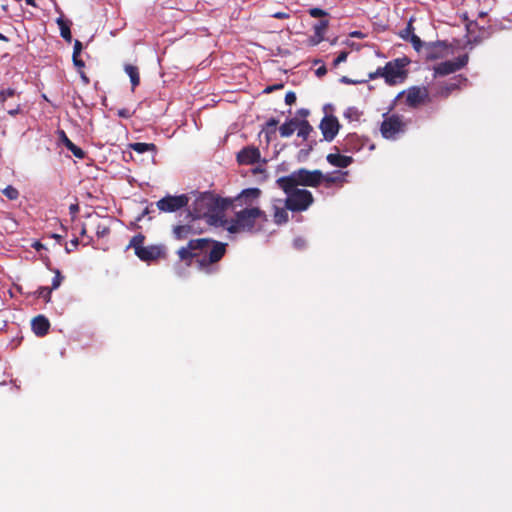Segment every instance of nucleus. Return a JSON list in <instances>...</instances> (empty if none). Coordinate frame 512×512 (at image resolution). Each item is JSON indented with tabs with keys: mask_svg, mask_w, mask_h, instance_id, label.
I'll return each instance as SVG.
<instances>
[{
	"mask_svg": "<svg viewBox=\"0 0 512 512\" xmlns=\"http://www.w3.org/2000/svg\"><path fill=\"white\" fill-rule=\"evenodd\" d=\"M164 253L161 246L151 245L146 246L136 253V256L145 262L154 261L162 256Z\"/></svg>",
	"mask_w": 512,
	"mask_h": 512,
	"instance_id": "18",
	"label": "nucleus"
},
{
	"mask_svg": "<svg viewBox=\"0 0 512 512\" xmlns=\"http://www.w3.org/2000/svg\"><path fill=\"white\" fill-rule=\"evenodd\" d=\"M326 160L329 164L339 167V168H346L348 167L352 162L353 158L350 156L340 155L338 153L336 154H328L326 157Z\"/></svg>",
	"mask_w": 512,
	"mask_h": 512,
	"instance_id": "20",
	"label": "nucleus"
},
{
	"mask_svg": "<svg viewBox=\"0 0 512 512\" xmlns=\"http://www.w3.org/2000/svg\"><path fill=\"white\" fill-rule=\"evenodd\" d=\"M260 151L255 146H247L240 150L237 154V161L241 165H252L259 161Z\"/></svg>",
	"mask_w": 512,
	"mask_h": 512,
	"instance_id": "16",
	"label": "nucleus"
},
{
	"mask_svg": "<svg viewBox=\"0 0 512 512\" xmlns=\"http://www.w3.org/2000/svg\"><path fill=\"white\" fill-rule=\"evenodd\" d=\"M60 35L67 42H71L72 41V35H71V30H70L69 24H67L64 27L60 28Z\"/></svg>",
	"mask_w": 512,
	"mask_h": 512,
	"instance_id": "41",
	"label": "nucleus"
},
{
	"mask_svg": "<svg viewBox=\"0 0 512 512\" xmlns=\"http://www.w3.org/2000/svg\"><path fill=\"white\" fill-rule=\"evenodd\" d=\"M231 205L230 198L216 197L211 193H203L195 199L190 212L204 218L208 224H216L226 209Z\"/></svg>",
	"mask_w": 512,
	"mask_h": 512,
	"instance_id": "2",
	"label": "nucleus"
},
{
	"mask_svg": "<svg viewBox=\"0 0 512 512\" xmlns=\"http://www.w3.org/2000/svg\"><path fill=\"white\" fill-rule=\"evenodd\" d=\"M317 142L316 140H310V141H307V144L305 145L304 148H302L298 154H297V159L299 162H302V161H305L309 154L311 153V151L314 149V147L316 146Z\"/></svg>",
	"mask_w": 512,
	"mask_h": 512,
	"instance_id": "29",
	"label": "nucleus"
},
{
	"mask_svg": "<svg viewBox=\"0 0 512 512\" xmlns=\"http://www.w3.org/2000/svg\"><path fill=\"white\" fill-rule=\"evenodd\" d=\"M414 27H413V18H411L409 20V22L407 23V26L404 30H402L399 35L402 39L404 40H408L410 38V36L414 35Z\"/></svg>",
	"mask_w": 512,
	"mask_h": 512,
	"instance_id": "32",
	"label": "nucleus"
},
{
	"mask_svg": "<svg viewBox=\"0 0 512 512\" xmlns=\"http://www.w3.org/2000/svg\"><path fill=\"white\" fill-rule=\"evenodd\" d=\"M327 72L326 68L324 66L322 67H319L317 70H316V75L317 76H323L325 75Z\"/></svg>",
	"mask_w": 512,
	"mask_h": 512,
	"instance_id": "57",
	"label": "nucleus"
},
{
	"mask_svg": "<svg viewBox=\"0 0 512 512\" xmlns=\"http://www.w3.org/2000/svg\"><path fill=\"white\" fill-rule=\"evenodd\" d=\"M144 240H145V236L141 233L135 235L134 237H132V239L130 240V243L128 245V248H133L134 251H135V254L141 250L142 248H144L145 246H143V243H144Z\"/></svg>",
	"mask_w": 512,
	"mask_h": 512,
	"instance_id": "31",
	"label": "nucleus"
},
{
	"mask_svg": "<svg viewBox=\"0 0 512 512\" xmlns=\"http://www.w3.org/2000/svg\"><path fill=\"white\" fill-rule=\"evenodd\" d=\"M367 140L361 138L355 133L348 134L343 140V150L345 152L355 153L364 148Z\"/></svg>",
	"mask_w": 512,
	"mask_h": 512,
	"instance_id": "17",
	"label": "nucleus"
},
{
	"mask_svg": "<svg viewBox=\"0 0 512 512\" xmlns=\"http://www.w3.org/2000/svg\"><path fill=\"white\" fill-rule=\"evenodd\" d=\"M296 129H298V137H301L304 141H309L308 138L311 132H313V127L307 120H298V126Z\"/></svg>",
	"mask_w": 512,
	"mask_h": 512,
	"instance_id": "25",
	"label": "nucleus"
},
{
	"mask_svg": "<svg viewBox=\"0 0 512 512\" xmlns=\"http://www.w3.org/2000/svg\"><path fill=\"white\" fill-rule=\"evenodd\" d=\"M189 198L186 194L167 195L156 202L157 208L162 212H176L187 206Z\"/></svg>",
	"mask_w": 512,
	"mask_h": 512,
	"instance_id": "11",
	"label": "nucleus"
},
{
	"mask_svg": "<svg viewBox=\"0 0 512 512\" xmlns=\"http://www.w3.org/2000/svg\"><path fill=\"white\" fill-rule=\"evenodd\" d=\"M70 244L71 246L73 247V249H75L78 245H79V240L78 238H73L71 241H70Z\"/></svg>",
	"mask_w": 512,
	"mask_h": 512,
	"instance_id": "62",
	"label": "nucleus"
},
{
	"mask_svg": "<svg viewBox=\"0 0 512 512\" xmlns=\"http://www.w3.org/2000/svg\"><path fill=\"white\" fill-rule=\"evenodd\" d=\"M298 126V119L291 118L285 121L279 128L281 137H290Z\"/></svg>",
	"mask_w": 512,
	"mask_h": 512,
	"instance_id": "23",
	"label": "nucleus"
},
{
	"mask_svg": "<svg viewBox=\"0 0 512 512\" xmlns=\"http://www.w3.org/2000/svg\"><path fill=\"white\" fill-rule=\"evenodd\" d=\"M56 22H57V24H58V26H59V29H60L61 27H64L65 25H67V24H68V23H67L65 20H63V18H61V17H60V18H58Z\"/></svg>",
	"mask_w": 512,
	"mask_h": 512,
	"instance_id": "61",
	"label": "nucleus"
},
{
	"mask_svg": "<svg viewBox=\"0 0 512 512\" xmlns=\"http://www.w3.org/2000/svg\"><path fill=\"white\" fill-rule=\"evenodd\" d=\"M284 193L286 194V209L292 212L306 211L314 202L312 193L306 189L295 187L287 189Z\"/></svg>",
	"mask_w": 512,
	"mask_h": 512,
	"instance_id": "6",
	"label": "nucleus"
},
{
	"mask_svg": "<svg viewBox=\"0 0 512 512\" xmlns=\"http://www.w3.org/2000/svg\"><path fill=\"white\" fill-rule=\"evenodd\" d=\"M308 13L313 18H321L328 15V13L325 10L318 7L310 8Z\"/></svg>",
	"mask_w": 512,
	"mask_h": 512,
	"instance_id": "39",
	"label": "nucleus"
},
{
	"mask_svg": "<svg viewBox=\"0 0 512 512\" xmlns=\"http://www.w3.org/2000/svg\"><path fill=\"white\" fill-rule=\"evenodd\" d=\"M79 73H80V77H81L82 81L84 82V84H88L89 78L87 77V75L83 71H80Z\"/></svg>",
	"mask_w": 512,
	"mask_h": 512,
	"instance_id": "60",
	"label": "nucleus"
},
{
	"mask_svg": "<svg viewBox=\"0 0 512 512\" xmlns=\"http://www.w3.org/2000/svg\"><path fill=\"white\" fill-rule=\"evenodd\" d=\"M267 221V214L259 207H245L235 212L227 226V231L254 234L261 231Z\"/></svg>",
	"mask_w": 512,
	"mask_h": 512,
	"instance_id": "1",
	"label": "nucleus"
},
{
	"mask_svg": "<svg viewBox=\"0 0 512 512\" xmlns=\"http://www.w3.org/2000/svg\"><path fill=\"white\" fill-rule=\"evenodd\" d=\"M129 147H130V149H132L133 151H135L139 154H143V153H146L149 151H151V152L157 151V147L153 143L135 142V143L129 144Z\"/></svg>",
	"mask_w": 512,
	"mask_h": 512,
	"instance_id": "26",
	"label": "nucleus"
},
{
	"mask_svg": "<svg viewBox=\"0 0 512 512\" xmlns=\"http://www.w3.org/2000/svg\"><path fill=\"white\" fill-rule=\"evenodd\" d=\"M325 39V37L321 34H316L314 33L311 37H310V43L312 45H318L319 43H321L323 40Z\"/></svg>",
	"mask_w": 512,
	"mask_h": 512,
	"instance_id": "46",
	"label": "nucleus"
},
{
	"mask_svg": "<svg viewBox=\"0 0 512 512\" xmlns=\"http://www.w3.org/2000/svg\"><path fill=\"white\" fill-rule=\"evenodd\" d=\"M349 55V52L348 51H341L339 53V55L334 59L333 61V65L336 67L338 66L340 63H343L347 60V57Z\"/></svg>",
	"mask_w": 512,
	"mask_h": 512,
	"instance_id": "42",
	"label": "nucleus"
},
{
	"mask_svg": "<svg viewBox=\"0 0 512 512\" xmlns=\"http://www.w3.org/2000/svg\"><path fill=\"white\" fill-rule=\"evenodd\" d=\"M226 251L227 243L208 238V243L199 250V257L196 260L198 269L207 275L216 274L220 269L218 263Z\"/></svg>",
	"mask_w": 512,
	"mask_h": 512,
	"instance_id": "3",
	"label": "nucleus"
},
{
	"mask_svg": "<svg viewBox=\"0 0 512 512\" xmlns=\"http://www.w3.org/2000/svg\"><path fill=\"white\" fill-rule=\"evenodd\" d=\"M436 46H445V44L441 41L430 42V43L425 44V47L427 50V53H426L427 59H435L436 58V55H434L432 52L433 48Z\"/></svg>",
	"mask_w": 512,
	"mask_h": 512,
	"instance_id": "35",
	"label": "nucleus"
},
{
	"mask_svg": "<svg viewBox=\"0 0 512 512\" xmlns=\"http://www.w3.org/2000/svg\"><path fill=\"white\" fill-rule=\"evenodd\" d=\"M273 210V220L276 224L281 225L288 221V209H286V204L283 207L274 204Z\"/></svg>",
	"mask_w": 512,
	"mask_h": 512,
	"instance_id": "24",
	"label": "nucleus"
},
{
	"mask_svg": "<svg viewBox=\"0 0 512 512\" xmlns=\"http://www.w3.org/2000/svg\"><path fill=\"white\" fill-rule=\"evenodd\" d=\"M206 223L204 218L198 217L194 213L187 211L184 219L173 228V236L177 240L187 239L190 235L201 234L205 231Z\"/></svg>",
	"mask_w": 512,
	"mask_h": 512,
	"instance_id": "5",
	"label": "nucleus"
},
{
	"mask_svg": "<svg viewBox=\"0 0 512 512\" xmlns=\"http://www.w3.org/2000/svg\"><path fill=\"white\" fill-rule=\"evenodd\" d=\"M2 193L9 199V200H16L19 197V191L11 186L8 185L2 190Z\"/></svg>",
	"mask_w": 512,
	"mask_h": 512,
	"instance_id": "33",
	"label": "nucleus"
},
{
	"mask_svg": "<svg viewBox=\"0 0 512 512\" xmlns=\"http://www.w3.org/2000/svg\"><path fill=\"white\" fill-rule=\"evenodd\" d=\"M69 210H70V213L71 214H75L78 212L79 210V207L77 204H72L70 207H69Z\"/></svg>",
	"mask_w": 512,
	"mask_h": 512,
	"instance_id": "59",
	"label": "nucleus"
},
{
	"mask_svg": "<svg viewBox=\"0 0 512 512\" xmlns=\"http://www.w3.org/2000/svg\"><path fill=\"white\" fill-rule=\"evenodd\" d=\"M347 172L335 171L333 173L323 174V182L326 188H330L333 184L342 183Z\"/></svg>",
	"mask_w": 512,
	"mask_h": 512,
	"instance_id": "22",
	"label": "nucleus"
},
{
	"mask_svg": "<svg viewBox=\"0 0 512 512\" xmlns=\"http://www.w3.org/2000/svg\"><path fill=\"white\" fill-rule=\"evenodd\" d=\"M72 61L78 72L83 71L82 69L85 67V63L80 56H72Z\"/></svg>",
	"mask_w": 512,
	"mask_h": 512,
	"instance_id": "44",
	"label": "nucleus"
},
{
	"mask_svg": "<svg viewBox=\"0 0 512 512\" xmlns=\"http://www.w3.org/2000/svg\"><path fill=\"white\" fill-rule=\"evenodd\" d=\"M60 138L65 147L78 159H83L85 157V152L79 146L75 145L66 135L64 131H60Z\"/></svg>",
	"mask_w": 512,
	"mask_h": 512,
	"instance_id": "21",
	"label": "nucleus"
},
{
	"mask_svg": "<svg viewBox=\"0 0 512 512\" xmlns=\"http://www.w3.org/2000/svg\"><path fill=\"white\" fill-rule=\"evenodd\" d=\"M110 233V229L107 226L104 225H98L96 230V235L99 238L105 237Z\"/></svg>",
	"mask_w": 512,
	"mask_h": 512,
	"instance_id": "43",
	"label": "nucleus"
},
{
	"mask_svg": "<svg viewBox=\"0 0 512 512\" xmlns=\"http://www.w3.org/2000/svg\"><path fill=\"white\" fill-rule=\"evenodd\" d=\"M296 102V94L293 92V91H289L286 95H285V103L287 105H292Z\"/></svg>",
	"mask_w": 512,
	"mask_h": 512,
	"instance_id": "47",
	"label": "nucleus"
},
{
	"mask_svg": "<svg viewBox=\"0 0 512 512\" xmlns=\"http://www.w3.org/2000/svg\"><path fill=\"white\" fill-rule=\"evenodd\" d=\"M31 327L36 336L43 337L49 332L50 322L44 315H38L32 320Z\"/></svg>",
	"mask_w": 512,
	"mask_h": 512,
	"instance_id": "19",
	"label": "nucleus"
},
{
	"mask_svg": "<svg viewBox=\"0 0 512 512\" xmlns=\"http://www.w3.org/2000/svg\"><path fill=\"white\" fill-rule=\"evenodd\" d=\"M429 100V92L426 87L414 86L408 89L406 104L411 108H417Z\"/></svg>",
	"mask_w": 512,
	"mask_h": 512,
	"instance_id": "14",
	"label": "nucleus"
},
{
	"mask_svg": "<svg viewBox=\"0 0 512 512\" xmlns=\"http://www.w3.org/2000/svg\"><path fill=\"white\" fill-rule=\"evenodd\" d=\"M344 116L350 120H358L359 118V111L355 107H349L345 113Z\"/></svg>",
	"mask_w": 512,
	"mask_h": 512,
	"instance_id": "40",
	"label": "nucleus"
},
{
	"mask_svg": "<svg viewBox=\"0 0 512 512\" xmlns=\"http://www.w3.org/2000/svg\"><path fill=\"white\" fill-rule=\"evenodd\" d=\"M118 116L121 117V118H130L132 116V113L130 112L129 109H126V108H123V109H120L118 110Z\"/></svg>",
	"mask_w": 512,
	"mask_h": 512,
	"instance_id": "50",
	"label": "nucleus"
},
{
	"mask_svg": "<svg viewBox=\"0 0 512 512\" xmlns=\"http://www.w3.org/2000/svg\"><path fill=\"white\" fill-rule=\"evenodd\" d=\"M31 247L33 249H35L36 251H40L42 249H46V247L38 240L34 241L32 244H31Z\"/></svg>",
	"mask_w": 512,
	"mask_h": 512,
	"instance_id": "51",
	"label": "nucleus"
},
{
	"mask_svg": "<svg viewBox=\"0 0 512 512\" xmlns=\"http://www.w3.org/2000/svg\"><path fill=\"white\" fill-rule=\"evenodd\" d=\"M82 49H83L82 42L79 40H75L72 56H80Z\"/></svg>",
	"mask_w": 512,
	"mask_h": 512,
	"instance_id": "45",
	"label": "nucleus"
},
{
	"mask_svg": "<svg viewBox=\"0 0 512 512\" xmlns=\"http://www.w3.org/2000/svg\"><path fill=\"white\" fill-rule=\"evenodd\" d=\"M262 194L261 189L257 187L246 188L242 190L235 198L230 199L233 209H243L245 207H259L258 201Z\"/></svg>",
	"mask_w": 512,
	"mask_h": 512,
	"instance_id": "9",
	"label": "nucleus"
},
{
	"mask_svg": "<svg viewBox=\"0 0 512 512\" xmlns=\"http://www.w3.org/2000/svg\"><path fill=\"white\" fill-rule=\"evenodd\" d=\"M467 82V78L457 75L444 82H438L436 85L435 96L446 99L452 92L459 90L461 85Z\"/></svg>",
	"mask_w": 512,
	"mask_h": 512,
	"instance_id": "12",
	"label": "nucleus"
},
{
	"mask_svg": "<svg viewBox=\"0 0 512 512\" xmlns=\"http://www.w3.org/2000/svg\"><path fill=\"white\" fill-rule=\"evenodd\" d=\"M294 246L297 248V249H301L305 246V241L301 238H296L294 240Z\"/></svg>",
	"mask_w": 512,
	"mask_h": 512,
	"instance_id": "52",
	"label": "nucleus"
},
{
	"mask_svg": "<svg viewBox=\"0 0 512 512\" xmlns=\"http://www.w3.org/2000/svg\"><path fill=\"white\" fill-rule=\"evenodd\" d=\"M340 82L344 83V84H360V83H366L367 80H352L350 78H348L347 76H343L341 79H340Z\"/></svg>",
	"mask_w": 512,
	"mask_h": 512,
	"instance_id": "48",
	"label": "nucleus"
},
{
	"mask_svg": "<svg viewBox=\"0 0 512 512\" xmlns=\"http://www.w3.org/2000/svg\"><path fill=\"white\" fill-rule=\"evenodd\" d=\"M16 95V90L13 88H7L0 91V102L4 103L6 100L10 97H13Z\"/></svg>",
	"mask_w": 512,
	"mask_h": 512,
	"instance_id": "37",
	"label": "nucleus"
},
{
	"mask_svg": "<svg viewBox=\"0 0 512 512\" xmlns=\"http://www.w3.org/2000/svg\"><path fill=\"white\" fill-rule=\"evenodd\" d=\"M298 114L302 117H306L309 114V111L307 109H300L298 110Z\"/></svg>",
	"mask_w": 512,
	"mask_h": 512,
	"instance_id": "63",
	"label": "nucleus"
},
{
	"mask_svg": "<svg viewBox=\"0 0 512 512\" xmlns=\"http://www.w3.org/2000/svg\"><path fill=\"white\" fill-rule=\"evenodd\" d=\"M383 67H379L375 72L369 73V80L376 79L378 77L384 78V72L382 70Z\"/></svg>",
	"mask_w": 512,
	"mask_h": 512,
	"instance_id": "49",
	"label": "nucleus"
},
{
	"mask_svg": "<svg viewBox=\"0 0 512 512\" xmlns=\"http://www.w3.org/2000/svg\"><path fill=\"white\" fill-rule=\"evenodd\" d=\"M145 217V215L141 212L135 219V222L131 223V228L135 229V228H139V226L137 225V222H140L143 218Z\"/></svg>",
	"mask_w": 512,
	"mask_h": 512,
	"instance_id": "53",
	"label": "nucleus"
},
{
	"mask_svg": "<svg viewBox=\"0 0 512 512\" xmlns=\"http://www.w3.org/2000/svg\"><path fill=\"white\" fill-rule=\"evenodd\" d=\"M405 65L406 60L404 58H397L387 62L382 68L385 82L389 85L403 82L406 77V71L404 70Z\"/></svg>",
	"mask_w": 512,
	"mask_h": 512,
	"instance_id": "8",
	"label": "nucleus"
},
{
	"mask_svg": "<svg viewBox=\"0 0 512 512\" xmlns=\"http://www.w3.org/2000/svg\"><path fill=\"white\" fill-rule=\"evenodd\" d=\"M407 124L403 116L399 114H383V121L380 126V132L385 139L395 140L399 134L405 133Z\"/></svg>",
	"mask_w": 512,
	"mask_h": 512,
	"instance_id": "7",
	"label": "nucleus"
},
{
	"mask_svg": "<svg viewBox=\"0 0 512 512\" xmlns=\"http://www.w3.org/2000/svg\"><path fill=\"white\" fill-rule=\"evenodd\" d=\"M52 290L53 289H51V287H39L36 293L39 298H42L46 302H49L51 299Z\"/></svg>",
	"mask_w": 512,
	"mask_h": 512,
	"instance_id": "36",
	"label": "nucleus"
},
{
	"mask_svg": "<svg viewBox=\"0 0 512 512\" xmlns=\"http://www.w3.org/2000/svg\"><path fill=\"white\" fill-rule=\"evenodd\" d=\"M283 85L282 84H278V85H274V86H268L264 92L266 93H269V92H272V91H275V89H279V88H282Z\"/></svg>",
	"mask_w": 512,
	"mask_h": 512,
	"instance_id": "56",
	"label": "nucleus"
},
{
	"mask_svg": "<svg viewBox=\"0 0 512 512\" xmlns=\"http://www.w3.org/2000/svg\"><path fill=\"white\" fill-rule=\"evenodd\" d=\"M124 69L127 75L129 76L132 88L134 89L140 83L139 70L136 66L131 64H126Z\"/></svg>",
	"mask_w": 512,
	"mask_h": 512,
	"instance_id": "27",
	"label": "nucleus"
},
{
	"mask_svg": "<svg viewBox=\"0 0 512 512\" xmlns=\"http://www.w3.org/2000/svg\"><path fill=\"white\" fill-rule=\"evenodd\" d=\"M350 36L354 38H363L364 34L361 31H353L350 33Z\"/></svg>",
	"mask_w": 512,
	"mask_h": 512,
	"instance_id": "58",
	"label": "nucleus"
},
{
	"mask_svg": "<svg viewBox=\"0 0 512 512\" xmlns=\"http://www.w3.org/2000/svg\"><path fill=\"white\" fill-rule=\"evenodd\" d=\"M407 41L411 42V44L413 45V48L417 52H419L424 45V43L421 41V39L416 34L410 36V38Z\"/></svg>",
	"mask_w": 512,
	"mask_h": 512,
	"instance_id": "38",
	"label": "nucleus"
},
{
	"mask_svg": "<svg viewBox=\"0 0 512 512\" xmlns=\"http://www.w3.org/2000/svg\"><path fill=\"white\" fill-rule=\"evenodd\" d=\"M328 27H329L328 20H320L313 26V30H314V33L321 34L324 36Z\"/></svg>",
	"mask_w": 512,
	"mask_h": 512,
	"instance_id": "34",
	"label": "nucleus"
},
{
	"mask_svg": "<svg viewBox=\"0 0 512 512\" xmlns=\"http://www.w3.org/2000/svg\"><path fill=\"white\" fill-rule=\"evenodd\" d=\"M323 182V173L320 170H308L300 168L287 176H282L276 180V184L283 191L298 186L318 187Z\"/></svg>",
	"mask_w": 512,
	"mask_h": 512,
	"instance_id": "4",
	"label": "nucleus"
},
{
	"mask_svg": "<svg viewBox=\"0 0 512 512\" xmlns=\"http://www.w3.org/2000/svg\"><path fill=\"white\" fill-rule=\"evenodd\" d=\"M151 211H152V210L150 209V207H149V206H147V207L142 211V213L146 216V215H149V214L151 213Z\"/></svg>",
	"mask_w": 512,
	"mask_h": 512,
	"instance_id": "64",
	"label": "nucleus"
},
{
	"mask_svg": "<svg viewBox=\"0 0 512 512\" xmlns=\"http://www.w3.org/2000/svg\"><path fill=\"white\" fill-rule=\"evenodd\" d=\"M44 261H45V264H46V266L48 267V269H49V270H51V271H53V272H54V274H55V275H54V277H53V279H52L51 289L56 290L57 288H59V287H60V285H61V283H62V281H63L64 277H63V275L61 274L60 270H58V269H52V268L50 267V260H49V258H48V257H45V258H44Z\"/></svg>",
	"mask_w": 512,
	"mask_h": 512,
	"instance_id": "28",
	"label": "nucleus"
},
{
	"mask_svg": "<svg viewBox=\"0 0 512 512\" xmlns=\"http://www.w3.org/2000/svg\"><path fill=\"white\" fill-rule=\"evenodd\" d=\"M279 121L276 118H270L264 125L262 132H265L267 142L270 141L271 135L275 134L276 127L278 125Z\"/></svg>",
	"mask_w": 512,
	"mask_h": 512,
	"instance_id": "30",
	"label": "nucleus"
},
{
	"mask_svg": "<svg viewBox=\"0 0 512 512\" xmlns=\"http://www.w3.org/2000/svg\"><path fill=\"white\" fill-rule=\"evenodd\" d=\"M273 17L276 19H286V18H289V14L284 13V12H277L273 15Z\"/></svg>",
	"mask_w": 512,
	"mask_h": 512,
	"instance_id": "55",
	"label": "nucleus"
},
{
	"mask_svg": "<svg viewBox=\"0 0 512 512\" xmlns=\"http://www.w3.org/2000/svg\"><path fill=\"white\" fill-rule=\"evenodd\" d=\"M208 243V238H199L190 240L186 246L181 247L177 251L181 261L186 262L188 266L191 265L192 260L199 257V250L203 249Z\"/></svg>",
	"mask_w": 512,
	"mask_h": 512,
	"instance_id": "10",
	"label": "nucleus"
},
{
	"mask_svg": "<svg viewBox=\"0 0 512 512\" xmlns=\"http://www.w3.org/2000/svg\"><path fill=\"white\" fill-rule=\"evenodd\" d=\"M324 140L331 142L339 132L340 124L338 119L333 116H325L319 125Z\"/></svg>",
	"mask_w": 512,
	"mask_h": 512,
	"instance_id": "15",
	"label": "nucleus"
},
{
	"mask_svg": "<svg viewBox=\"0 0 512 512\" xmlns=\"http://www.w3.org/2000/svg\"><path fill=\"white\" fill-rule=\"evenodd\" d=\"M468 55L464 54L457 57L455 60H447L439 63L434 67V76H446L452 74L468 63Z\"/></svg>",
	"mask_w": 512,
	"mask_h": 512,
	"instance_id": "13",
	"label": "nucleus"
},
{
	"mask_svg": "<svg viewBox=\"0 0 512 512\" xmlns=\"http://www.w3.org/2000/svg\"><path fill=\"white\" fill-rule=\"evenodd\" d=\"M20 111H21V107H20V104H18L16 108L8 110V114L11 116H16L17 114L20 113Z\"/></svg>",
	"mask_w": 512,
	"mask_h": 512,
	"instance_id": "54",
	"label": "nucleus"
}]
</instances>
